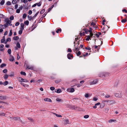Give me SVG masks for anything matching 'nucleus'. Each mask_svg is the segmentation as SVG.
Here are the masks:
<instances>
[{"mask_svg": "<svg viewBox=\"0 0 127 127\" xmlns=\"http://www.w3.org/2000/svg\"><path fill=\"white\" fill-rule=\"evenodd\" d=\"M109 75V74L108 73L106 72H103L100 73L99 75V76L101 77H107Z\"/></svg>", "mask_w": 127, "mask_h": 127, "instance_id": "nucleus-1", "label": "nucleus"}, {"mask_svg": "<svg viewBox=\"0 0 127 127\" xmlns=\"http://www.w3.org/2000/svg\"><path fill=\"white\" fill-rule=\"evenodd\" d=\"M67 57L68 59H71V58H73V55L70 53H69L67 54Z\"/></svg>", "mask_w": 127, "mask_h": 127, "instance_id": "nucleus-2", "label": "nucleus"}, {"mask_svg": "<svg viewBox=\"0 0 127 127\" xmlns=\"http://www.w3.org/2000/svg\"><path fill=\"white\" fill-rule=\"evenodd\" d=\"M67 91L69 92L72 93L75 91V90L73 88H69L67 89Z\"/></svg>", "mask_w": 127, "mask_h": 127, "instance_id": "nucleus-3", "label": "nucleus"}, {"mask_svg": "<svg viewBox=\"0 0 127 127\" xmlns=\"http://www.w3.org/2000/svg\"><path fill=\"white\" fill-rule=\"evenodd\" d=\"M7 97L6 96L0 95V99L6 100L7 99Z\"/></svg>", "mask_w": 127, "mask_h": 127, "instance_id": "nucleus-4", "label": "nucleus"}, {"mask_svg": "<svg viewBox=\"0 0 127 127\" xmlns=\"http://www.w3.org/2000/svg\"><path fill=\"white\" fill-rule=\"evenodd\" d=\"M26 66L27 69H31V70H33L34 68L32 66H31L30 67H29V66L27 65V64H26Z\"/></svg>", "mask_w": 127, "mask_h": 127, "instance_id": "nucleus-5", "label": "nucleus"}, {"mask_svg": "<svg viewBox=\"0 0 127 127\" xmlns=\"http://www.w3.org/2000/svg\"><path fill=\"white\" fill-rule=\"evenodd\" d=\"M115 95L117 97H122L121 93H116L115 94Z\"/></svg>", "mask_w": 127, "mask_h": 127, "instance_id": "nucleus-6", "label": "nucleus"}, {"mask_svg": "<svg viewBox=\"0 0 127 127\" xmlns=\"http://www.w3.org/2000/svg\"><path fill=\"white\" fill-rule=\"evenodd\" d=\"M24 24L22 23L21 24V27L20 30H23L24 29Z\"/></svg>", "mask_w": 127, "mask_h": 127, "instance_id": "nucleus-7", "label": "nucleus"}, {"mask_svg": "<svg viewBox=\"0 0 127 127\" xmlns=\"http://www.w3.org/2000/svg\"><path fill=\"white\" fill-rule=\"evenodd\" d=\"M98 82V80H94L93 81L91 82L90 83L91 85L95 84H96Z\"/></svg>", "mask_w": 127, "mask_h": 127, "instance_id": "nucleus-8", "label": "nucleus"}, {"mask_svg": "<svg viewBox=\"0 0 127 127\" xmlns=\"http://www.w3.org/2000/svg\"><path fill=\"white\" fill-rule=\"evenodd\" d=\"M44 100L45 101H47L51 102H52V101L51 99L49 98H45L44 99Z\"/></svg>", "mask_w": 127, "mask_h": 127, "instance_id": "nucleus-9", "label": "nucleus"}, {"mask_svg": "<svg viewBox=\"0 0 127 127\" xmlns=\"http://www.w3.org/2000/svg\"><path fill=\"white\" fill-rule=\"evenodd\" d=\"M56 90H55V92H56L57 93H60L61 92H62V91H61V90L60 89H58L57 90V91H56Z\"/></svg>", "mask_w": 127, "mask_h": 127, "instance_id": "nucleus-10", "label": "nucleus"}, {"mask_svg": "<svg viewBox=\"0 0 127 127\" xmlns=\"http://www.w3.org/2000/svg\"><path fill=\"white\" fill-rule=\"evenodd\" d=\"M6 66V64H2L0 65V67L1 68H2L3 67L5 66Z\"/></svg>", "mask_w": 127, "mask_h": 127, "instance_id": "nucleus-11", "label": "nucleus"}, {"mask_svg": "<svg viewBox=\"0 0 127 127\" xmlns=\"http://www.w3.org/2000/svg\"><path fill=\"white\" fill-rule=\"evenodd\" d=\"M83 30L84 31H85V32L86 34H88L89 32H88V30L87 29H85L84 30Z\"/></svg>", "mask_w": 127, "mask_h": 127, "instance_id": "nucleus-12", "label": "nucleus"}, {"mask_svg": "<svg viewBox=\"0 0 127 127\" xmlns=\"http://www.w3.org/2000/svg\"><path fill=\"white\" fill-rule=\"evenodd\" d=\"M105 104L104 103H102L100 105V107L101 108H103L105 106Z\"/></svg>", "mask_w": 127, "mask_h": 127, "instance_id": "nucleus-13", "label": "nucleus"}, {"mask_svg": "<svg viewBox=\"0 0 127 127\" xmlns=\"http://www.w3.org/2000/svg\"><path fill=\"white\" fill-rule=\"evenodd\" d=\"M19 38V37L18 36H15L13 38V39L14 40H17Z\"/></svg>", "mask_w": 127, "mask_h": 127, "instance_id": "nucleus-14", "label": "nucleus"}, {"mask_svg": "<svg viewBox=\"0 0 127 127\" xmlns=\"http://www.w3.org/2000/svg\"><path fill=\"white\" fill-rule=\"evenodd\" d=\"M61 31L62 29L61 28H59L57 29V30L56 31V32L57 33H59V32H61Z\"/></svg>", "mask_w": 127, "mask_h": 127, "instance_id": "nucleus-15", "label": "nucleus"}, {"mask_svg": "<svg viewBox=\"0 0 127 127\" xmlns=\"http://www.w3.org/2000/svg\"><path fill=\"white\" fill-rule=\"evenodd\" d=\"M61 80L60 79H59L57 80H56L55 81V82L56 83L58 84L60 82H61Z\"/></svg>", "mask_w": 127, "mask_h": 127, "instance_id": "nucleus-16", "label": "nucleus"}, {"mask_svg": "<svg viewBox=\"0 0 127 127\" xmlns=\"http://www.w3.org/2000/svg\"><path fill=\"white\" fill-rule=\"evenodd\" d=\"M5 2L4 0H2L0 2V4L1 5H3Z\"/></svg>", "mask_w": 127, "mask_h": 127, "instance_id": "nucleus-17", "label": "nucleus"}, {"mask_svg": "<svg viewBox=\"0 0 127 127\" xmlns=\"http://www.w3.org/2000/svg\"><path fill=\"white\" fill-rule=\"evenodd\" d=\"M29 23V22L27 20L24 22V24L27 25H28Z\"/></svg>", "mask_w": 127, "mask_h": 127, "instance_id": "nucleus-18", "label": "nucleus"}, {"mask_svg": "<svg viewBox=\"0 0 127 127\" xmlns=\"http://www.w3.org/2000/svg\"><path fill=\"white\" fill-rule=\"evenodd\" d=\"M8 84V82L7 81H5L3 83V84L5 86L7 85Z\"/></svg>", "mask_w": 127, "mask_h": 127, "instance_id": "nucleus-19", "label": "nucleus"}, {"mask_svg": "<svg viewBox=\"0 0 127 127\" xmlns=\"http://www.w3.org/2000/svg\"><path fill=\"white\" fill-rule=\"evenodd\" d=\"M127 21V19H123L121 20V22L123 23H124Z\"/></svg>", "mask_w": 127, "mask_h": 127, "instance_id": "nucleus-20", "label": "nucleus"}, {"mask_svg": "<svg viewBox=\"0 0 127 127\" xmlns=\"http://www.w3.org/2000/svg\"><path fill=\"white\" fill-rule=\"evenodd\" d=\"M56 100L57 101L61 102L63 101V100L62 99L58 98H56Z\"/></svg>", "mask_w": 127, "mask_h": 127, "instance_id": "nucleus-21", "label": "nucleus"}, {"mask_svg": "<svg viewBox=\"0 0 127 127\" xmlns=\"http://www.w3.org/2000/svg\"><path fill=\"white\" fill-rule=\"evenodd\" d=\"M79 48H79L78 47L76 46V47H75V49L74 50L76 51H79Z\"/></svg>", "mask_w": 127, "mask_h": 127, "instance_id": "nucleus-22", "label": "nucleus"}, {"mask_svg": "<svg viewBox=\"0 0 127 127\" xmlns=\"http://www.w3.org/2000/svg\"><path fill=\"white\" fill-rule=\"evenodd\" d=\"M18 119H20V118L19 117H15L12 118L13 119H14L16 120H18Z\"/></svg>", "mask_w": 127, "mask_h": 127, "instance_id": "nucleus-23", "label": "nucleus"}, {"mask_svg": "<svg viewBox=\"0 0 127 127\" xmlns=\"http://www.w3.org/2000/svg\"><path fill=\"white\" fill-rule=\"evenodd\" d=\"M16 46L18 48H20V43L19 42H18L16 44Z\"/></svg>", "mask_w": 127, "mask_h": 127, "instance_id": "nucleus-24", "label": "nucleus"}, {"mask_svg": "<svg viewBox=\"0 0 127 127\" xmlns=\"http://www.w3.org/2000/svg\"><path fill=\"white\" fill-rule=\"evenodd\" d=\"M22 80V82H28V81L26 79H24L22 78V79H21Z\"/></svg>", "mask_w": 127, "mask_h": 127, "instance_id": "nucleus-25", "label": "nucleus"}, {"mask_svg": "<svg viewBox=\"0 0 127 127\" xmlns=\"http://www.w3.org/2000/svg\"><path fill=\"white\" fill-rule=\"evenodd\" d=\"M8 26V23H7L6 22V23L4 24V27L3 28V29H4L6 28V27H7Z\"/></svg>", "mask_w": 127, "mask_h": 127, "instance_id": "nucleus-26", "label": "nucleus"}, {"mask_svg": "<svg viewBox=\"0 0 127 127\" xmlns=\"http://www.w3.org/2000/svg\"><path fill=\"white\" fill-rule=\"evenodd\" d=\"M93 30V29L92 28H89V30H88L89 32L90 33H92Z\"/></svg>", "mask_w": 127, "mask_h": 127, "instance_id": "nucleus-27", "label": "nucleus"}, {"mask_svg": "<svg viewBox=\"0 0 127 127\" xmlns=\"http://www.w3.org/2000/svg\"><path fill=\"white\" fill-rule=\"evenodd\" d=\"M116 120H109V123H111L113 122H115L116 121Z\"/></svg>", "mask_w": 127, "mask_h": 127, "instance_id": "nucleus-28", "label": "nucleus"}, {"mask_svg": "<svg viewBox=\"0 0 127 127\" xmlns=\"http://www.w3.org/2000/svg\"><path fill=\"white\" fill-rule=\"evenodd\" d=\"M28 18L29 20L30 21H31L32 19L33 18L31 16H30L29 15L28 16Z\"/></svg>", "mask_w": 127, "mask_h": 127, "instance_id": "nucleus-29", "label": "nucleus"}, {"mask_svg": "<svg viewBox=\"0 0 127 127\" xmlns=\"http://www.w3.org/2000/svg\"><path fill=\"white\" fill-rule=\"evenodd\" d=\"M20 74L21 75H24L26 76V74L25 72H24L23 71H21L20 72Z\"/></svg>", "mask_w": 127, "mask_h": 127, "instance_id": "nucleus-30", "label": "nucleus"}, {"mask_svg": "<svg viewBox=\"0 0 127 127\" xmlns=\"http://www.w3.org/2000/svg\"><path fill=\"white\" fill-rule=\"evenodd\" d=\"M47 12L46 13V12H45L43 15V17H42L41 18H42V20L43 19V18L44 17L46 16V15L47 14Z\"/></svg>", "mask_w": 127, "mask_h": 127, "instance_id": "nucleus-31", "label": "nucleus"}, {"mask_svg": "<svg viewBox=\"0 0 127 127\" xmlns=\"http://www.w3.org/2000/svg\"><path fill=\"white\" fill-rule=\"evenodd\" d=\"M45 10L44 9L42 10L40 12V13L41 14L45 12Z\"/></svg>", "mask_w": 127, "mask_h": 127, "instance_id": "nucleus-32", "label": "nucleus"}, {"mask_svg": "<svg viewBox=\"0 0 127 127\" xmlns=\"http://www.w3.org/2000/svg\"><path fill=\"white\" fill-rule=\"evenodd\" d=\"M53 113L54 115H56V116L57 117H62V116L61 115L55 113Z\"/></svg>", "mask_w": 127, "mask_h": 127, "instance_id": "nucleus-33", "label": "nucleus"}, {"mask_svg": "<svg viewBox=\"0 0 127 127\" xmlns=\"http://www.w3.org/2000/svg\"><path fill=\"white\" fill-rule=\"evenodd\" d=\"M8 75L7 74H5L4 76V78L5 80H6L8 78Z\"/></svg>", "mask_w": 127, "mask_h": 127, "instance_id": "nucleus-34", "label": "nucleus"}, {"mask_svg": "<svg viewBox=\"0 0 127 127\" xmlns=\"http://www.w3.org/2000/svg\"><path fill=\"white\" fill-rule=\"evenodd\" d=\"M81 54V53L80 51H78V53H76V54L77 56H79Z\"/></svg>", "mask_w": 127, "mask_h": 127, "instance_id": "nucleus-35", "label": "nucleus"}, {"mask_svg": "<svg viewBox=\"0 0 127 127\" xmlns=\"http://www.w3.org/2000/svg\"><path fill=\"white\" fill-rule=\"evenodd\" d=\"M87 37L86 39V41H89L90 39V35H88L87 36Z\"/></svg>", "mask_w": 127, "mask_h": 127, "instance_id": "nucleus-36", "label": "nucleus"}, {"mask_svg": "<svg viewBox=\"0 0 127 127\" xmlns=\"http://www.w3.org/2000/svg\"><path fill=\"white\" fill-rule=\"evenodd\" d=\"M11 4V2L9 1H8L6 3V5H10Z\"/></svg>", "mask_w": 127, "mask_h": 127, "instance_id": "nucleus-37", "label": "nucleus"}, {"mask_svg": "<svg viewBox=\"0 0 127 127\" xmlns=\"http://www.w3.org/2000/svg\"><path fill=\"white\" fill-rule=\"evenodd\" d=\"M11 59H10V61L12 62L14 61V58L13 57V56H12L11 55Z\"/></svg>", "mask_w": 127, "mask_h": 127, "instance_id": "nucleus-38", "label": "nucleus"}, {"mask_svg": "<svg viewBox=\"0 0 127 127\" xmlns=\"http://www.w3.org/2000/svg\"><path fill=\"white\" fill-rule=\"evenodd\" d=\"M65 122L66 124H69V122L68 119H66L65 120Z\"/></svg>", "mask_w": 127, "mask_h": 127, "instance_id": "nucleus-39", "label": "nucleus"}, {"mask_svg": "<svg viewBox=\"0 0 127 127\" xmlns=\"http://www.w3.org/2000/svg\"><path fill=\"white\" fill-rule=\"evenodd\" d=\"M7 52L9 54H10L11 52V49H9L8 50Z\"/></svg>", "mask_w": 127, "mask_h": 127, "instance_id": "nucleus-40", "label": "nucleus"}, {"mask_svg": "<svg viewBox=\"0 0 127 127\" xmlns=\"http://www.w3.org/2000/svg\"><path fill=\"white\" fill-rule=\"evenodd\" d=\"M39 13V11L37 12L32 17V18L33 19H34V18L36 17L37 16V15Z\"/></svg>", "mask_w": 127, "mask_h": 127, "instance_id": "nucleus-41", "label": "nucleus"}, {"mask_svg": "<svg viewBox=\"0 0 127 127\" xmlns=\"http://www.w3.org/2000/svg\"><path fill=\"white\" fill-rule=\"evenodd\" d=\"M12 34V31L11 30H10V31L8 35V36H11Z\"/></svg>", "mask_w": 127, "mask_h": 127, "instance_id": "nucleus-42", "label": "nucleus"}, {"mask_svg": "<svg viewBox=\"0 0 127 127\" xmlns=\"http://www.w3.org/2000/svg\"><path fill=\"white\" fill-rule=\"evenodd\" d=\"M0 17L1 18H5V16L3 14H0Z\"/></svg>", "mask_w": 127, "mask_h": 127, "instance_id": "nucleus-43", "label": "nucleus"}, {"mask_svg": "<svg viewBox=\"0 0 127 127\" xmlns=\"http://www.w3.org/2000/svg\"><path fill=\"white\" fill-rule=\"evenodd\" d=\"M83 33H81V32H80L79 33V34H80V36H82V35H85V34H84V32H83Z\"/></svg>", "mask_w": 127, "mask_h": 127, "instance_id": "nucleus-44", "label": "nucleus"}, {"mask_svg": "<svg viewBox=\"0 0 127 127\" xmlns=\"http://www.w3.org/2000/svg\"><path fill=\"white\" fill-rule=\"evenodd\" d=\"M21 1L22 2H24V3L28 2L27 0H21Z\"/></svg>", "mask_w": 127, "mask_h": 127, "instance_id": "nucleus-45", "label": "nucleus"}, {"mask_svg": "<svg viewBox=\"0 0 127 127\" xmlns=\"http://www.w3.org/2000/svg\"><path fill=\"white\" fill-rule=\"evenodd\" d=\"M27 14H23V18L24 19L25 18L27 17Z\"/></svg>", "mask_w": 127, "mask_h": 127, "instance_id": "nucleus-46", "label": "nucleus"}, {"mask_svg": "<svg viewBox=\"0 0 127 127\" xmlns=\"http://www.w3.org/2000/svg\"><path fill=\"white\" fill-rule=\"evenodd\" d=\"M2 72L3 73H6L7 72V70L6 69H5L3 70Z\"/></svg>", "mask_w": 127, "mask_h": 127, "instance_id": "nucleus-47", "label": "nucleus"}, {"mask_svg": "<svg viewBox=\"0 0 127 127\" xmlns=\"http://www.w3.org/2000/svg\"><path fill=\"white\" fill-rule=\"evenodd\" d=\"M10 20H13L14 19V17L13 16H11L10 17Z\"/></svg>", "mask_w": 127, "mask_h": 127, "instance_id": "nucleus-48", "label": "nucleus"}, {"mask_svg": "<svg viewBox=\"0 0 127 127\" xmlns=\"http://www.w3.org/2000/svg\"><path fill=\"white\" fill-rule=\"evenodd\" d=\"M41 2L40 1L38 3H37V5L38 6H40L41 5Z\"/></svg>", "mask_w": 127, "mask_h": 127, "instance_id": "nucleus-49", "label": "nucleus"}, {"mask_svg": "<svg viewBox=\"0 0 127 127\" xmlns=\"http://www.w3.org/2000/svg\"><path fill=\"white\" fill-rule=\"evenodd\" d=\"M67 52H71L72 50L70 48H69L67 49Z\"/></svg>", "mask_w": 127, "mask_h": 127, "instance_id": "nucleus-50", "label": "nucleus"}, {"mask_svg": "<svg viewBox=\"0 0 127 127\" xmlns=\"http://www.w3.org/2000/svg\"><path fill=\"white\" fill-rule=\"evenodd\" d=\"M89 117V115H86L84 116V117L85 118L87 119V118H88Z\"/></svg>", "mask_w": 127, "mask_h": 127, "instance_id": "nucleus-51", "label": "nucleus"}, {"mask_svg": "<svg viewBox=\"0 0 127 127\" xmlns=\"http://www.w3.org/2000/svg\"><path fill=\"white\" fill-rule=\"evenodd\" d=\"M95 24L94 23V22H92L91 24V26H93L94 27L95 26Z\"/></svg>", "mask_w": 127, "mask_h": 127, "instance_id": "nucleus-52", "label": "nucleus"}, {"mask_svg": "<svg viewBox=\"0 0 127 127\" xmlns=\"http://www.w3.org/2000/svg\"><path fill=\"white\" fill-rule=\"evenodd\" d=\"M21 79H22V78L20 77H19L18 78V80L20 82H22V80Z\"/></svg>", "mask_w": 127, "mask_h": 127, "instance_id": "nucleus-53", "label": "nucleus"}, {"mask_svg": "<svg viewBox=\"0 0 127 127\" xmlns=\"http://www.w3.org/2000/svg\"><path fill=\"white\" fill-rule=\"evenodd\" d=\"M8 42V41H11V39L10 38V37H8L7 38V39L6 40Z\"/></svg>", "mask_w": 127, "mask_h": 127, "instance_id": "nucleus-54", "label": "nucleus"}, {"mask_svg": "<svg viewBox=\"0 0 127 127\" xmlns=\"http://www.w3.org/2000/svg\"><path fill=\"white\" fill-rule=\"evenodd\" d=\"M12 3L13 4H15L16 3V0H14L12 1Z\"/></svg>", "mask_w": 127, "mask_h": 127, "instance_id": "nucleus-55", "label": "nucleus"}, {"mask_svg": "<svg viewBox=\"0 0 127 127\" xmlns=\"http://www.w3.org/2000/svg\"><path fill=\"white\" fill-rule=\"evenodd\" d=\"M50 89L51 90L53 91L55 90V88L54 87H50Z\"/></svg>", "mask_w": 127, "mask_h": 127, "instance_id": "nucleus-56", "label": "nucleus"}, {"mask_svg": "<svg viewBox=\"0 0 127 127\" xmlns=\"http://www.w3.org/2000/svg\"><path fill=\"white\" fill-rule=\"evenodd\" d=\"M23 30H20L19 31V34L21 35L22 33V31Z\"/></svg>", "mask_w": 127, "mask_h": 127, "instance_id": "nucleus-57", "label": "nucleus"}, {"mask_svg": "<svg viewBox=\"0 0 127 127\" xmlns=\"http://www.w3.org/2000/svg\"><path fill=\"white\" fill-rule=\"evenodd\" d=\"M85 97L88 98L89 97V94L87 93L85 95Z\"/></svg>", "mask_w": 127, "mask_h": 127, "instance_id": "nucleus-58", "label": "nucleus"}, {"mask_svg": "<svg viewBox=\"0 0 127 127\" xmlns=\"http://www.w3.org/2000/svg\"><path fill=\"white\" fill-rule=\"evenodd\" d=\"M19 24L20 23L19 22H17L16 23L15 26H17L19 25Z\"/></svg>", "mask_w": 127, "mask_h": 127, "instance_id": "nucleus-59", "label": "nucleus"}, {"mask_svg": "<svg viewBox=\"0 0 127 127\" xmlns=\"http://www.w3.org/2000/svg\"><path fill=\"white\" fill-rule=\"evenodd\" d=\"M90 37L92 38L93 37V36L94 35L93 33H90Z\"/></svg>", "mask_w": 127, "mask_h": 127, "instance_id": "nucleus-60", "label": "nucleus"}, {"mask_svg": "<svg viewBox=\"0 0 127 127\" xmlns=\"http://www.w3.org/2000/svg\"><path fill=\"white\" fill-rule=\"evenodd\" d=\"M20 12V10L19 9H17L16 10V12L17 13H19Z\"/></svg>", "mask_w": 127, "mask_h": 127, "instance_id": "nucleus-61", "label": "nucleus"}, {"mask_svg": "<svg viewBox=\"0 0 127 127\" xmlns=\"http://www.w3.org/2000/svg\"><path fill=\"white\" fill-rule=\"evenodd\" d=\"M4 47V45L3 44H1L0 45V47L1 48H3Z\"/></svg>", "mask_w": 127, "mask_h": 127, "instance_id": "nucleus-62", "label": "nucleus"}, {"mask_svg": "<svg viewBox=\"0 0 127 127\" xmlns=\"http://www.w3.org/2000/svg\"><path fill=\"white\" fill-rule=\"evenodd\" d=\"M6 22L7 23H8V24H9L10 23H11V21L10 20H8Z\"/></svg>", "mask_w": 127, "mask_h": 127, "instance_id": "nucleus-63", "label": "nucleus"}, {"mask_svg": "<svg viewBox=\"0 0 127 127\" xmlns=\"http://www.w3.org/2000/svg\"><path fill=\"white\" fill-rule=\"evenodd\" d=\"M122 11L123 12H125L126 13H127V10L126 9H124L122 10Z\"/></svg>", "mask_w": 127, "mask_h": 127, "instance_id": "nucleus-64", "label": "nucleus"}]
</instances>
